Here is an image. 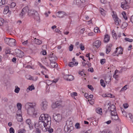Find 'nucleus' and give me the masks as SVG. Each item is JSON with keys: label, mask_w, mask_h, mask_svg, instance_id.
<instances>
[{"label": "nucleus", "mask_w": 133, "mask_h": 133, "mask_svg": "<svg viewBox=\"0 0 133 133\" xmlns=\"http://www.w3.org/2000/svg\"><path fill=\"white\" fill-rule=\"evenodd\" d=\"M28 11V14L30 16L34 18L36 21L39 22L40 18L38 12L33 9L29 10V7L28 6L24 7L22 10V12L19 14L21 17H23Z\"/></svg>", "instance_id": "f257e3e1"}, {"label": "nucleus", "mask_w": 133, "mask_h": 133, "mask_svg": "<svg viewBox=\"0 0 133 133\" xmlns=\"http://www.w3.org/2000/svg\"><path fill=\"white\" fill-rule=\"evenodd\" d=\"M49 124L48 125L49 127L50 124H51V118L48 114H42L39 117V127L41 128L44 127L47 124Z\"/></svg>", "instance_id": "f03ea898"}, {"label": "nucleus", "mask_w": 133, "mask_h": 133, "mask_svg": "<svg viewBox=\"0 0 133 133\" xmlns=\"http://www.w3.org/2000/svg\"><path fill=\"white\" fill-rule=\"evenodd\" d=\"M36 104L35 102L28 103L25 105V108L28 109V113L30 115H32L35 117L37 115V111L35 110V107H36Z\"/></svg>", "instance_id": "7ed1b4c3"}, {"label": "nucleus", "mask_w": 133, "mask_h": 133, "mask_svg": "<svg viewBox=\"0 0 133 133\" xmlns=\"http://www.w3.org/2000/svg\"><path fill=\"white\" fill-rule=\"evenodd\" d=\"M108 105H109L108 110L111 113L112 119L115 121L118 120L119 117L116 112L115 105L114 104H111L110 103H108Z\"/></svg>", "instance_id": "20e7f679"}, {"label": "nucleus", "mask_w": 133, "mask_h": 133, "mask_svg": "<svg viewBox=\"0 0 133 133\" xmlns=\"http://www.w3.org/2000/svg\"><path fill=\"white\" fill-rule=\"evenodd\" d=\"M16 40L13 38H6L4 39V42L11 46H15L16 45Z\"/></svg>", "instance_id": "39448f33"}, {"label": "nucleus", "mask_w": 133, "mask_h": 133, "mask_svg": "<svg viewBox=\"0 0 133 133\" xmlns=\"http://www.w3.org/2000/svg\"><path fill=\"white\" fill-rule=\"evenodd\" d=\"M112 13V16L114 21L115 24L117 26L119 25L121 23V20L118 17L116 12L113 11Z\"/></svg>", "instance_id": "423d86ee"}, {"label": "nucleus", "mask_w": 133, "mask_h": 133, "mask_svg": "<svg viewBox=\"0 0 133 133\" xmlns=\"http://www.w3.org/2000/svg\"><path fill=\"white\" fill-rule=\"evenodd\" d=\"M53 118L56 122H59L61 121L62 119V115L59 114H55L53 115Z\"/></svg>", "instance_id": "0eeeda50"}, {"label": "nucleus", "mask_w": 133, "mask_h": 133, "mask_svg": "<svg viewBox=\"0 0 133 133\" xmlns=\"http://www.w3.org/2000/svg\"><path fill=\"white\" fill-rule=\"evenodd\" d=\"M116 49V51H115L112 54L113 56H115L116 55L118 56V55L122 54V52L123 51V49L121 46H120L118 48H117Z\"/></svg>", "instance_id": "6e6552de"}, {"label": "nucleus", "mask_w": 133, "mask_h": 133, "mask_svg": "<svg viewBox=\"0 0 133 133\" xmlns=\"http://www.w3.org/2000/svg\"><path fill=\"white\" fill-rule=\"evenodd\" d=\"M49 125V124H47L46 125L44 126V127H43L42 128V130L44 131H48L50 133H51L53 131V129H52L50 128L51 124H50L49 125V127L47 126Z\"/></svg>", "instance_id": "1a4fd4ad"}, {"label": "nucleus", "mask_w": 133, "mask_h": 133, "mask_svg": "<svg viewBox=\"0 0 133 133\" xmlns=\"http://www.w3.org/2000/svg\"><path fill=\"white\" fill-rule=\"evenodd\" d=\"M25 77L28 79L34 81H36L38 78V77L37 76L33 77L28 74L26 75L25 76Z\"/></svg>", "instance_id": "9d476101"}, {"label": "nucleus", "mask_w": 133, "mask_h": 133, "mask_svg": "<svg viewBox=\"0 0 133 133\" xmlns=\"http://www.w3.org/2000/svg\"><path fill=\"white\" fill-rule=\"evenodd\" d=\"M15 53L16 55L19 58L22 57L24 55L23 52L19 49H16L15 50Z\"/></svg>", "instance_id": "9b49d317"}, {"label": "nucleus", "mask_w": 133, "mask_h": 133, "mask_svg": "<svg viewBox=\"0 0 133 133\" xmlns=\"http://www.w3.org/2000/svg\"><path fill=\"white\" fill-rule=\"evenodd\" d=\"M48 106L47 102L44 101H43L41 104V109L43 110H45L47 109Z\"/></svg>", "instance_id": "f8f14e48"}, {"label": "nucleus", "mask_w": 133, "mask_h": 133, "mask_svg": "<svg viewBox=\"0 0 133 133\" xmlns=\"http://www.w3.org/2000/svg\"><path fill=\"white\" fill-rule=\"evenodd\" d=\"M63 77L65 79L68 81H72L74 79V77L71 75H66L64 76Z\"/></svg>", "instance_id": "ddd939ff"}, {"label": "nucleus", "mask_w": 133, "mask_h": 133, "mask_svg": "<svg viewBox=\"0 0 133 133\" xmlns=\"http://www.w3.org/2000/svg\"><path fill=\"white\" fill-rule=\"evenodd\" d=\"M26 123L28 125L30 129L33 128V124L31 120L30 119H28L26 120Z\"/></svg>", "instance_id": "4468645a"}, {"label": "nucleus", "mask_w": 133, "mask_h": 133, "mask_svg": "<svg viewBox=\"0 0 133 133\" xmlns=\"http://www.w3.org/2000/svg\"><path fill=\"white\" fill-rule=\"evenodd\" d=\"M57 57L52 54H50L49 56V60L50 62H55V61L57 59Z\"/></svg>", "instance_id": "2eb2a0df"}, {"label": "nucleus", "mask_w": 133, "mask_h": 133, "mask_svg": "<svg viewBox=\"0 0 133 133\" xmlns=\"http://www.w3.org/2000/svg\"><path fill=\"white\" fill-rule=\"evenodd\" d=\"M101 41L97 40L93 43V45L94 46L96 47L97 48H98L101 45Z\"/></svg>", "instance_id": "dca6fc26"}, {"label": "nucleus", "mask_w": 133, "mask_h": 133, "mask_svg": "<svg viewBox=\"0 0 133 133\" xmlns=\"http://www.w3.org/2000/svg\"><path fill=\"white\" fill-rule=\"evenodd\" d=\"M121 7L124 10L128 9L130 7L128 4L124 2L121 3Z\"/></svg>", "instance_id": "f3484780"}, {"label": "nucleus", "mask_w": 133, "mask_h": 133, "mask_svg": "<svg viewBox=\"0 0 133 133\" xmlns=\"http://www.w3.org/2000/svg\"><path fill=\"white\" fill-rule=\"evenodd\" d=\"M111 76L109 75H107L105 78V81L106 83L109 82L111 81Z\"/></svg>", "instance_id": "a211bd4d"}, {"label": "nucleus", "mask_w": 133, "mask_h": 133, "mask_svg": "<svg viewBox=\"0 0 133 133\" xmlns=\"http://www.w3.org/2000/svg\"><path fill=\"white\" fill-rule=\"evenodd\" d=\"M65 15V13L64 12L59 11L58 12L57 16L59 18H62Z\"/></svg>", "instance_id": "6ab92c4d"}, {"label": "nucleus", "mask_w": 133, "mask_h": 133, "mask_svg": "<svg viewBox=\"0 0 133 133\" xmlns=\"http://www.w3.org/2000/svg\"><path fill=\"white\" fill-rule=\"evenodd\" d=\"M110 40V36L109 35L106 34L105 36L104 39V42L105 43H108Z\"/></svg>", "instance_id": "aec40b11"}, {"label": "nucleus", "mask_w": 133, "mask_h": 133, "mask_svg": "<svg viewBox=\"0 0 133 133\" xmlns=\"http://www.w3.org/2000/svg\"><path fill=\"white\" fill-rule=\"evenodd\" d=\"M17 115L18 116L17 118V121L19 122H21L23 121V118L22 116L21 113H17Z\"/></svg>", "instance_id": "412c9836"}, {"label": "nucleus", "mask_w": 133, "mask_h": 133, "mask_svg": "<svg viewBox=\"0 0 133 133\" xmlns=\"http://www.w3.org/2000/svg\"><path fill=\"white\" fill-rule=\"evenodd\" d=\"M17 106L18 110V111L19 112V113H21L22 104L20 103H18L17 105Z\"/></svg>", "instance_id": "4be33fe9"}, {"label": "nucleus", "mask_w": 133, "mask_h": 133, "mask_svg": "<svg viewBox=\"0 0 133 133\" xmlns=\"http://www.w3.org/2000/svg\"><path fill=\"white\" fill-rule=\"evenodd\" d=\"M35 87L32 84L31 86H29V87L26 89V91L27 92H29L30 91H31L35 89Z\"/></svg>", "instance_id": "5701e85b"}, {"label": "nucleus", "mask_w": 133, "mask_h": 133, "mask_svg": "<svg viewBox=\"0 0 133 133\" xmlns=\"http://www.w3.org/2000/svg\"><path fill=\"white\" fill-rule=\"evenodd\" d=\"M84 97H85L88 99H92L93 97V96L92 95H89L87 93H85L84 94Z\"/></svg>", "instance_id": "b1692460"}, {"label": "nucleus", "mask_w": 133, "mask_h": 133, "mask_svg": "<svg viewBox=\"0 0 133 133\" xmlns=\"http://www.w3.org/2000/svg\"><path fill=\"white\" fill-rule=\"evenodd\" d=\"M34 42L35 44L37 45H40L42 43V41L41 40L36 39V38L34 39Z\"/></svg>", "instance_id": "393cba45"}, {"label": "nucleus", "mask_w": 133, "mask_h": 133, "mask_svg": "<svg viewBox=\"0 0 133 133\" xmlns=\"http://www.w3.org/2000/svg\"><path fill=\"white\" fill-rule=\"evenodd\" d=\"M96 112L98 114L100 115H102V109L100 108H97L96 109Z\"/></svg>", "instance_id": "a878e982"}, {"label": "nucleus", "mask_w": 133, "mask_h": 133, "mask_svg": "<svg viewBox=\"0 0 133 133\" xmlns=\"http://www.w3.org/2000/svg\"><path fill=\"white\" fill-rule=\"evenodd\" d=\"M99 11L101 15L103 16H105L106 14V11L101 8H99Z\"/></svg>", "instance_id": "bb28decb"}, {"label": "nucleus", "mask_w": 133, "mask_h": 133, "mask_svg": "<svg viewBox=\"0 0 133 133\" xmlns=\"http://www.w3.org/2000/svg\"><path fill=\"white\" fill-rule=\"evenodd\" d=\"M50 65L53 68H56L57 66V64L56 62H50Z\"/></svg>", "instance_id": "cd10ccee"}, {"label": "nucleus", "mask_w": 133, "mask_h": 133, "mask_svg": "<svg viewBox=\"0 0 133 133\" xmlns=\"http://www.w3.org/2000/svg\"><path fill=\"white\" fill-rule=\"evenodd\" d=\"M83 0H76V4L79 6H80L82 4H83Z\"/></svg>", "instance_id": "c85d7f7f"}, {"label": "nucleus", "mask_w": 133, "mask_h": 133, "mask_svg": "<svg viewBox=\"0 0 133 133\" xmlns=\"http://www.w3.org/2000/svg\"><path fill=\"white\" fill-rule=\"evenodd\" d=\"M78 62H75V63H74L73 62H71L69 64V66L70 67H73L74 65H77L78 64Z\"/></svg>", "instance_id": "c756f323"}, {"label": "nucleus", "mask_w": 133, "mask_h": 133, "mask_svg": "<svg viewBox=\"0 0 133 133\" xmlns=\"http://www.w3.org/2000/svg\"><path fill=\"white\" fill-rule=\"evenodd\" d=\"M64 130L65 132H70V128L69 127H68L67 125H65L64 128Z\"/></svg>", "instance_id": "7c9ffc66"}, {"label": "nucleus", "mask_w": 133, "mask_h": 133, "mask_svg": "<svg viewBox=\"0 0 133 133\" xmlns=\"http://www.w3.org/2000/svg\"><path fill=\"white\" fill-rule=\"evenodd\" d=\"M112 34L113 38L114 39H117V35L115 31L114 30H113L112 31Z\"/></svg>", "instance_id": "2f4dec72"}, {"label": "nucleus", "mask_w": 133, "mask_h": 133, "mask_svg": "<svg viewBox=\"0 0 133 133\" xmlns=\"http://www.w3.org/2000/svg\"><path fill=\"white\" fill-rule=\"evenodd\" d=\"M51 84H50L48 85V84H47L46 86V92H49L50 87L51 86Z\"/></svg>", "instance_id": "473e14b6"}, {"label": "nucleus", "mask_w": 133, "mask_h": 133, "mask_svg": "<svg viewBox=\"0 0 133 133\" xmlns=\"http://www.w3.org/2000/svg\"><path fill=\"white\" fill-rule=\"evenodd\" d=\"M16 4L14 2H12L10 5V7L11 8H13L16 6Z\"/></svg>", "instance_id": "72a5a7b5"}, {"label": "nucleus", "mask_w": 133, "mask_h": 133, "mask_svg": "<svg viewBox=\"0 0 133 133\" xmlns=\"http://www.w3.org/2000/svg\"><path fill=\"white\" fill-rule=\"evenodd\" d=\"M9 7L8 6H5V8L4 9L3 13L5 14L7 13L8 11Z\"/></svg>", "instance_id": "f704fd0d"}, {"label": "nucleus", "mask_w": 133, "mask_h": 133, "mask_svg": "<svg viewBox=\"0 0 133 133\" xmlns=\"http://www.w3.org/2000/svg\"><path fill=\"white\" fill-rule=\"evenodd\" d=\"M15 92L17 93H18L20 90V89L17 86H16L15 87Z\"/></svg>", "instance_id": "c9c22d12"}, {"label": "nucleus", "mask_w": 133, "mask_h": 133, "mask_svg": "<svg viewBox=\"0 0 133 133\" xmlns=\"http://www.w3.org/2000/svg\"><path fill=\"white\" fill-rule=\"evenodd\" d=\"M75 126L76 128L77 129H80L81 128L80 124L78 123H76Z\"/></svg>", "instance_id": "e433bc0d"}, {"label": "nucleus", "mask_w": 133, "mask_h": 133, "mask_svg": "<svg viewBox=\"0 0 133 133\" xmlns=\"http://www.w3.org/2000/svg\"><path fill=\"white\" fill-rule=\"evenodd\" d=\"M88 101L89 102V103L90 104L92 105L94 103V99H89Z\"/></svg>", "instance_id": "4c0bfd02"}, {"label": "nucleus", "mask_w": 133, "mask_h": 133, "mask_svg": "<svg viewBox=\"0 0 133 133\" xmlns=\"http://www.w3.org/2000/svg\"><path fill=\"white\" fill-rule=\"evenodd\" d=\"M106 53L107 54H108L109 52L110 51L111 48L110 47H106Z\"/></svg>", "instance_id": "58836bf2"}, {"label": "nucleus", "mask_w": 133, "mask_h": 133, "mask_svg": "<svg viewBox=\"0 0 133 133\" xmlns=\"http://www.w3.org/2000/svg\"><path fill=\"white\" fill-rule=\"evenodd\" d=\"M58 80V78H56V79H54V80H52V81H50V80H47L46 81L47 82H48V81H50V82H52V83H56L57 82Z\"/></svg>", "instance_id": "ea45409f"}, {"label": "nucleus", "mask_w": 133, "mask_h": 133, "mask_svg": "<svg viewBox=\"0 0 133 133\" xmlns=\"http://www.w3.org/2000/svg\"><path fill=\"white\" fill-rule=\"evenodd\" d=\"M5 3V0H0V6L4 4Z\"/></svg>", "instance_id": "a19ab883"}, {"label": "nucleus", "mask_w": 133, "mask_h": 133, "mask_svg": "<svg viewBox=\"0 0 133 133\" xmlns=\"http://www.w3.org/2000/svg\"><path fill=\"white\" fill-rule=\"evenodd\" d=\"M71 95L72 97L77 95V94L76 92H73L71 93Z\"/></svg>", "instance_id": "79ce46f5"}, {"label": "nucleus", "mask_w": 133, "mask_h": 133, "mask_svg": "<svg viewBox=\"0 0 133 133\" xmlns=\"http://www.w3.org/2000/svg\"><path fill=\"white\" fill-rule=\"evenodd\" d=\"M125 40L127 41H128L130 42H132L133 41V39L130 38H125L124 39Z\"/></svg>", "instance_id": "37998d69"}, {"label": "nucleus", "mask_w": 133, "mask_h": 133, "mask_svg": "<svg viewBox=\"0 0 133 133\" xmlns=\"http://www.w3.org/2000/svg\"><path fill=\"white\" fill-rule=\"evenodd\" d=\"M129 117L130 118L132 123H133V116L131 113L128 114Z\"/></svg>", "instance_id": "c03bdc74"}, {"label": "nucleus", "mask_w": 133, "mask_h": 133, "mask_svg": "<svg viewBox=\"0 0 133 133\" xmlns=\"http://www.w3.org/2000/svg\"><path fill=\"white\" fill-rule=\"evenodd\" d=\"M127 85H126L124 86L123 88H122L121 89V91H125L127 89Z\"/></svg>", "instance_id": "a18cd8bd"}, {"label": "nucleus", "mask_w": 133, "mask_h": 133, "mask_svg": "<svg viewBox=\"0 0 133 133\" xmlns=\"http://www.w3.org/2000/svg\"><path fill=\"white\" fill-rule=\"evenodd\" d=\"M88 88L91 90L92 91H93L94 90V88L91 85H88Z\"/></svg>", "instance_id": "49530a36"}, {"label": "nucleus", "mask_w": 133, "mask_h": 133, "mask_svg": "<svg viewBox=\"0 0 133 133\" xmlns=\"http://www.w3.org/2000/svg\"><path fill=\"white\" fill-rule=\"evenodd\" d=\"M55 103L57 107L61 105L62 103V102L60 101H57Z\"/></svg>", "instance_id": "de8ad7c7"}, {"label": "nucleus", "mask_w": 133, "mask_h": 133, "mask_svg": "<svg viewBox=\"0 0 133 133\" xmlns=\"http://www.w3.org/2000/svg\"><path fill=\"white\" fill-rule=\"evenodd\" d=\"M10 133H14L15 130L12 127H11L9 129Z\"/></svg>", "instance_id": "09e8293b"}, {"label": "nucleus", "mask_w": 133, "mask_h": 133, "mask_svg": "<svg viewBox=\"0 0 133 133\" xmlns=\"http://www.w3.org/2000/svg\"><path fill=\"white\" fill-rule=\"evenodd\" d=\"M4 22V20L3 18H0V25L2 26L3 25Z\"/></svg>", "instance_id": "8fccbe9b"}, {"label": "nucleus", "mask_w": 133, "mask_h": 133, "mask_svg": "<svg viewBox=\"0 0 133 133\" xmlns=\"http://www.w3.org/2000/svg\"><path fill=\"white\" fill-rule=\"evenodd\" d=\"M74 48V46L73 45L71 44L70 46L69 47V50L70 51H71Z\"/></svg>", "instance_id": "3c124183"}, {"label": "nucleus", "mask_w": 133, "mask_h": 133, "mask_svg": "<svg viewBox=\"0 0 133 133\" xmlns=\"http://www.w3.org/2000/svg\"><path fill=\"white\" fill-rule=\"evenodd\" d=\"M105 59H101L100 61V63L102 64H103L105 62Z\"/></svg>", "instance_id": "603ef678"}, {"label": "nucleus", "mask_w": 133, "mask_h": 133, "mask_svg": "<svg viewBox=\"0 0 133 133\" xmlns=\"http://www.w3.org/2000/svg\"><path fill=\"white\" fill-rule=\"evenodd\" d=\"M57 107L56 103L53 104L52 105V107L53 108H55Z\"/></svg>", "instance_id": "864d4df0"}, {"label": "nucleus", "mask_w": 133, "mask_h": 133, "mask_svg": "<svg viewBox=\"0 0 133 133\" xmlns=\"http://www.w3.org/2000/svg\"><path fill=\"white\" fill-rule=\"evenodd\" d=\"M128 105L127 103H125L123 104V106L124 108L125 109L127 108L128 107Z\"/></svg>", "instance_id": "5fc2aeb1"}, {"label": "nucleus", "mask_w": 133, "mask_h": 133, "mask_svg": "<svg viewBox=\"0 0 133 133\" xmlns=\"http://www.w3.org/2000/svg\"><path fill=\"white\" fill-rule=\"evenodd\" d=\"M106 94L107 95L106 97H110V98H112L113 97L112 94L108 93Z\"/></svg>", "instance_id": "6e6d98bb"}, {"label": "nucleus", "mask_w": 133, "mask_h": 133, "mask_svg": "<svg viewBox=\"0 0 133 133\" xmlns=\"http://www.w3.org/2000/svg\"><path fill=\"white\" fill-rule=\"evenodd\" d=\"M88 71L91 72H94V69L92 68H90L88 69Z\"/></svg>", "instance_id": "4d7b16f0"}, {"label": "nucleus", "mask_w": 133, "mask_h": 133, "mask_svg": "<svg viewBox=\"0 0 133 133\" xmlns=\"http://www.w3.org/2000/svg\"><path fill=\"white\" fill-rule=\"evenodd\" d=\"M42 55H45L46 54V52L45 50H43V51H41Z\"/></svg>", "instance_id": "13d9d810"}, {"label": "nucleus", "mask_w": 133, "mask_h": 133, "mask_svg": "<svg viewBox=\"0 0 133 133\" xmlns=\"http://www.w3.org/2000/svg\"><path fill=\"white\" fill-rule=\"evenodd\" d=\"M99 30L98 28L97 27L95 28L94 29V31L95 32H98Z\"/></svg>", "instance_id": "bf43d9fd"}, {"label": "nucleus", "mask_w": 133, "mask_h": 133, "mask_svg": "<svg viewBox=\"0 0 133 133\" xmlns=\"http://www.w3.org/2000/svg\"><path fill=\"white\" fill-rule=\"evenodd\" d=\"M28 40H26L24 41V42H23L22 43L23 45H26L28 43Z\"/></svg>", "instance_id": "052dcab7"}, {"label": "nucleus", "mask_w": 133, "mask_h": 133, "mask_svg": "<svg viewBox=\"0 0 133 133\" xmlns=\"http://www.w3.org/2000/svg\"><path fill=\"white\" fill-rule=\"evenodd\" d=\"M131 0H124L125 2H123L128 4L130 3Z\"/></svg>", "instance_id": "680f3d73"}, {"label": "nucleus", "mask_w": 133, "mask_h": 133, "mask_svg": "<svg viewBox=\"0 0 133 133\" xmlns=\"http://www.w3.org/2000/svg\"><path fill=\"white\" fill-rule=\"evenodd\" d=\"M122 113L124 116H125L126 117H127V113L125 111H122Z\"/></svg>", "instance_id": "e2e57ef3"}, {"label": "nucleus", "mask_w": 133, "mask_h": 133, "mask_svg": "<svg viewBox=\"0 0 133 133\" xmlns=\"http://www.w3.org/2000/svg\"><path fill=\"white\" fill-rule=\"evenodd\" d=\"M92 120L94 121L96 123H97L98 121V119H96L94 117L92 118Z\"/></svg>", "instance_id": "0e129e2a"}, {"label": "nucleus", "mask_w": 133, "mask_h": 133, "mask_svg": "<svg viewBox=\"0 0 133 133\" xmlns=\"http://www.w3.org/2000/svg\"><path fill=\"white\" fill-rule=\"evenodd\" d=\"M86 63H87V66L89 68L91 66V64L89 62H87Z\"/></svg>", "instance_id": "69168bd1"}, {"label": "nucleus", "mask_w": 133, "mask_h": 133, "mask_svg": "<svg viewBox=\"0 0 133 133\" xmlns=\"http://www.w3.org/2000/svg\"><path fill=\"white\" fill-rule=\"evenodd\" d=\"M16 58L15 57H14L12 59V62H13L14 63H16Z\"/></svg>", "instance_id": "338daca9"}, {"label": "nucleus", "mask_w": 133, "mask_h": 133, "mask_svg": "<svg viewBox=\"0 0 133 133\" xmlns=\"http://www.w3.org/2000/svg\"><path fill=\"white\" fill-rule=\"evenodd\" d=\"M36 133H40L41 131L39 129H37L36 130Z\"/></svg>", "instance_id": "774afa93"}]
</instances>
